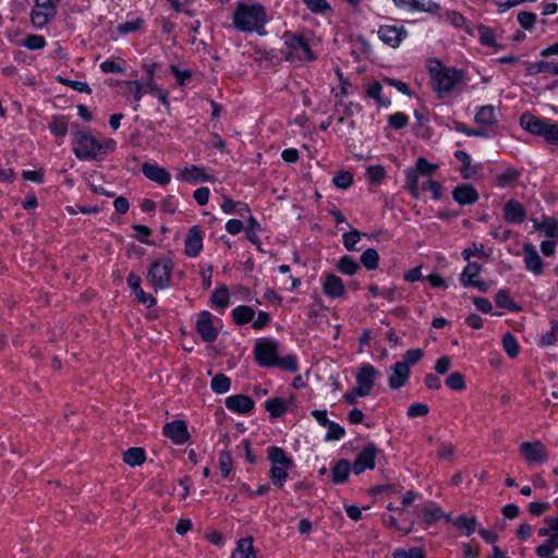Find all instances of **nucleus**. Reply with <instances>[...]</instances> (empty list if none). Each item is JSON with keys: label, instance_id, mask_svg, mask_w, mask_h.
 Wrapping results in <instances>:
<instances>
[{"label": "nucleus", "instance_id": "79ce46f5", "mask_svg": "<svg viewBox=\"0 0 558 558\" xmlns=\"http://www.w3.org/2000/svg\"><path fill=\"white\" fill-rule=\"evenodd\" d=\"M339 271L344 275H354L360 269V264L351 256H343L337 265Z\"/></svg>", "mask_w": 558, "mask_h": 558}, {"label": "nucleus", "instance_id": "a18cd8bd", "mask_svg": "<svg viewBox=\"0 0 558 558\" xmlns=\"http://www.w3.org/2000/svg\"><path fill=\"white\" fill-rule=\"evenodd\" d=\"M379 255L375 248H367L361 256V263L368 269L374 270L378 267Z\"/></svg>", "mask_w": 558, "mask_h": 558}, {"label": "nucleus", "instance_id": "72a5a7b5", "mask_svg": "<svg viewBox=\"0 0 558 558\" xmlns=\"http://www.w3.org/2000/svg\"><path fill=\"white\" fill-rule=\"evenodd\" d=\"M69 120L64 116H53L49 123L50 132L59 137H63L68 134Z\"/></svg>", "mask_w": 558, "mask_h": 558}, {"label": "nucleus", "instance_id": "f704fd0d", "mask_svg": "<svg viewBox=\"0 0 558 558\" xmlns=\"http://www.w3.org/2000/svg\"><path fill=\"white\" fill-rule=\"evenodd\" d=\"M482 270V266L475 262H469L465 268L463 269L460 280L464 287H469L470 283H473V280L478 276Z\"/></svg>", "mask_w": 558, "mask_h": 558}, {"label": "nucleus", "instance_id": "0e129e2a", "mask_svg": "<svg viewBox=\"0 0 558 558\" xmlns=\"http://www.w3.org/2000/svg\"><path fill=\"white\" fill-rule=\"evenodd\" d=\"M437 168V165L428 162L424 157H420L414 169L417 170L420 174L430 175Z\"/></svg>", "mask_w": 558, "mask_h": 558}, {"label": "nucleus", "instance_id": "0eeeda50", "mask_svg": "<svg viewBox=\"0 0 558 558\" xmlns=\"http://www.w3.org/2000/svg\"><path fill=\"white\" fill-rule=\"evenodd\" d=\"M279 343L270 338L258 339L254 347L256 363L262 367L275 366L278 359Z\"/></svg>", "mask_w": 558, "mask_h": 558}, {"label": "nucleus", "instance_id": "cd10ccee", "mask_svg": "<svg viewBox=\"0 0 558 558\" xmlns=\"http://www.w3.org/2000/svg\"><path fill=\"white\" fill-rule=\"evenodd\" d=\"M421 513L423 517V522L427 526L432 525L444 515V511L434 502L425 504L421 509Z\"/></svg>", "mask_w": 558, "mask_h": 558}, {"label": "nucleus", "instance_id": "603ef678", "mask_svg": "<svg viewBox=\"0 0 558 558\" xmlns=\"http://www.w3.org/2000/svg\"><path fill=\"white\" fill-rule=\"evenodd\" d=\"M211 300H213V303L217 307H221V308L227 307L229 304V300H230V294H229L228 289L226 287H220V288L216 289L213 294Z\"/></svg>", "mask_w": 558, "mask_h": 558}, {"label": "nucleus", "instance_id": "5701e85b", "mask_svg": "<svg viewBox=\"0 0 558 558\" xmlns=\"http://www.w3.org/2000/svg\"><path fill=\"white\" fill-rule=\"evenodd\" d=\"M453 199L461 206L474 204L478 199V194L472 185H459L453 190Z\"/></svg>", "mask_w": 558, "mask_h": 558}, {"label": "nucleus", "instance_id": "7ed1b4c3", "mask_svg": "<svg viewBox=\"0 0 558 558\" xmlns=\"http://www.w3.org/2000/svg\"><path fill=\"white\" fill-rule=\"evenodd\" d=\"M267 22L264 7L259 3H239L233 13V25L241 32H259Z\"/></svg>", "mask_w": 558, "mask_h": 558}, {"label": "nucleus", "instance_id": "f8f14e48", "mask_svg": "<svg viewBox=\"0 0 558 558\" xmlns=\"http://www.w3.org/2000/svg\"><path fill=\"white\" fill-rule=\"evenodd\" d=\"M393 3L403 10L410 12H427L437 14L440 5L433 0H392Z\"/></svg>", "mask_w": 558, "mask_h": 558}, {"label": "nucleus", "instance_id": "5fc2aeb1", "mask_svg": "<svg viewBox=\"0 0 558 558\" xmlns=\"http://www.w3.org/2000/svg\"><path fill=\"white\" fill-rule=\"evenodd\" d=\"M232 457L227 450H223L219 454V469L222 476L227 477L232 470Z\"/></svg>", "mask_w": 558, "mask_h": 558}, {"label": "nucleus", "instance_id": "69168bd1", "mask_svg": "<svg viewBox=\"0 0 558 558\" xmlns=\"http://www.w3.org/2000/svg\"><path fill=\"white\" fill-rule=\"evenodd\" d=\"M46 40L40 35H29L24 41V46L31 50H37L44 48Z\"/></svg>", "mask_w": 558, "mask_h": 558}, {"label": "nucleus", "instance_id": "4be33fe9", "mask_svg": "<svg viewBox=\"0 0 558 558\" xmlns=\"http://www.w3.org/2000/svg\"><path fill=\"white\" fill-rule=\"evenodd\" d=\"M323 291L330 298H341L344 295L345 289L342 280L338 276L328 274L324 278Z\"/></svg>", "mask_w": 558, "mask_h": 558}, {"label": "nucleus", "instance_id": "ddd939ff", "mask_svg": "<svg viewBox=\"0 0 558 558\" xmlns=\"http://www.w3.org/2000/svg\"><path fill=\"white\" fill-rule=\"evenodd\" d=\"M377 33L378 37L392 48H397L408 35L403 26L396 25H381Z\"/></svg>", "mask_w": 558, "mask_h": 558}, {"label": "nucleus", "instance_id": "393cba45", "mask_svg": "<svg viewBox=\"0 0 558 558\" xmlns=\"http://www.w3.org/2000/svg\"><path fill=\"white\" fill-rule=\"evenodd\" d=\"M179 179L187 182H206L211 181V177L206 174L203 168L192 166L185 168L179 174Z\"/></svg>", "mask_w": 558, "mask_h": 558}, {"label": "nucleus", "instance_id": "9b49d317", "mask_svg": "<svg viewBox=\"0 0 558 558\" xmlns=\"http://www.w3.org/2000/svg\"><path fill=\"white\" fill-rule=\"evenodd\" d=\"M380 373L371 364L361 365L356 374L357 392L369 396L375 384V379Z\"/></svg>", "mask_w": 558, "mask_h": 558}, {"label": "nucleus", "instance_id": "2eb2a0df", "mask_svg": "<svg viewBox=\"0 0 558 558\" xmlns=\"http://www.w3.org/2000/svg\"><path fill=\"white\" fill-rule=\"evenodd\" d=\"M163 435L177 445L185 444L190 437L186 424L180 420L167 423L163 426Z\"/></svg>", "mask_w": 558, "mask_h": 558}, {"label": "nucleus", "instance_id": "c85d7f7f", "mask_svg": "<svg viewBox=\"0 0 558 558\" xmlns=\"http://www.w3.org/2000/svg\"><path fill=\"white\" fill-rule=\"evenodd\" d=\"M144 85L138 81H128L124 82L123 96L128 98H132L134 101L138 102L143 95ZM138 104L134 106V110H137Z\"/></svg>", "mask_w": 558, "mask_h": 558}, {"label": "nucleus", "instance_id": "ea45409f", "mask_svg": "<svg viewBox=\"0 0 558 558\" xmlns=\"http://www.w3.org/2000/svg\"><path fill=\"white\" fill-rule=\"evenodd\" d=\"M521 172L514 168H508L505 172L496 177L497 184L501 187L512 185L520 177Z\"/></svg>", "mask_w": 558, "mask_h": 558}, {"label": "nucleus", "instance_id": "4c0bfd02", "mask_svg": "<svg viewBox=\"0 0 558 558\" xmlns=\"http://www.w3.org/2000/svg\"><path fill=\"white\" fill-rule=\"evenodd\" d=\"M495 300L498 307L506 308L512 312L520 311V306L513 302L507 290L498 291Z\"/></svg>", "mask_w": 558, "mask_h": 558}, {"label": "nucleus", "instance_id": "c756f323", "mask_svg": "<svg viewBox=\"0 0 558 558\" xmlns=\"http://www.w3.org/2000/svg\"><path fill=\"white\" fill-rule=\"evenodd\" d=\"M352 469L350 462L345 459L339 460L331 470V478L333 483H343L348 480L350 470Z\"/></svg>", "mask_w": 558, "mask_h": 558}, {"label": "nucleus", "instance_id": "423d86ee", "mask_svg": "<svg viewBox=\"0 0 558 558\" xmlns=\"http://www.w3.org/2000/svg\"><path fill=\"white\" fill-rule=\"evenodd\" d=\"M284 45L288 50L287 60L296 58L299 60L313 61L316 59L315 53L312 51L305 37L295 34L284 35Z\"/></svg>", "mask_w": 558, "mask_h": 558}, {"label": "nucleus", "instance_id": "c9c22d12", "mask_svg": "<svg viewBox=\"0 0 558 558\" xmlns=\"http://www.w3.org/2000/svg\"><path fill=\"white\" fill-rule=\"evenodd\" d=\"M255 316V312L252 307L246 305H240L232 311L233 320L238 325H243L252 322Z\"/></svg>", "mask_w": 558, "mask_h": 558}, {"label": "nucleus", "instance_id": "a878e982", "mask_svg": "<svg viewBox=\"0 0 558 558\" xmlns=\"http://www.w3.org/2000/svg\"><path fill=\"white\" fill-rule=\"evenodd\" d=\"M536 231L544 233L548 238L558 239V221L553 218H545L542 222L532 219Z\"/></svg>", "mask_w": 558, "mask_h": 558}, {"label": "nucleus", "instance_id": "13d9d810", "mask_svg": "<svg viewBox=\"0 0 558 558\" xmlns=\"http://www.w3.org/2000/svg\"><path fill=\"white\" fill-rule=\"evenodd\" d=\"M393 558H425V554L420 547H411L409 549H397Z\"/></svg>", "mask_w": 558, "mask_h": 558}, {"label": "nucleus", "instance_id": "39448f33", "mask_svg": "<svg viewBox=\"0 0 558 558\" xmlns=\"http://www.w3.org/2000/svg\"><path fill=\"white\" fill-rule=\"evenodd\" d=\"M173 264L170 259L163 258L156 260L148 269L146 279L149 281L155 291L165 289L171 280V271Z\"/></svg>", "mask_w": 558, "mask_h": 558}, {"label": "nucleus", "instance_id": "7c9ffc66", "mask_svg": "<svg viewBox=\"0 0 558 558\" xmlns=\"http://www.w3.org/2000/svg\"><path fill=\"white\" fill-rule=\"evenodd\" d=\"M232 558H256V554L253 548V538L245 537L240 539L232 554Z\"/></svg>", "mask_w": 558, "mask_h": 558}, {"label": "nucleus", "instance_id": "f257e3e1", "mask_svg": "<svg viewBox=\"0 0 558 558\" xmlns=\"http://www.w3.org/2000/svg\"><path fill=\"white\" fill-rule=\"evenodd\" d=\"M73 153L81 160H95L116 148L114 140L97 141L90 133L77 131L73 134Z\"/></svg>", "mask_w": 558, "mask_h": 558}, {"label": "nucleus", "instance_id": "e2e57ef3", "mask_svg": "<svg viewBox=\"0 0 558 558\" xmlns=\"http://www.w3.org/2000/svg\"><path fill=\"white\" fill-rule=\"evenodd\" d=\"M477 31H478V35H480V40L483 45L492 46V47L496 46L495 34L492 29H489L488 27H486L484 25H481L477 28Z\"/></svg>", "mask_w": 558, "mask_h": 558}, {"label": "nucleus", "instance_id": "8fccbe9b", "mask_svg": "<svg viewBox=\"0 0 558 558\" xmlns=\"http://www.w3.org/2000/svg\"><path fill=\"white\" fill-rule=\"evenodd\" d=\"M418 175L420 173L415 169L407 171L405 187L414 197L418 196Z\"/></svg>", "mask_w": 558, "mask_h": 558}, {"label": "nucleus", "instance_id": "b1692460", "mask_svg": "<svg viewBox=\"0 0 558 558\" xmlns=\"http://www.w3.org/2000/svg\"><path fill=\"white\" fill-rule=\"evenodd\" d=\"M128 284L133 290L134 294L136 295L137 300L143 303L147 304L148 306H153L156 303L155 298H153L150 294H147L143 291L141 288V278L140 276L131 272L128 278Z\"/></svg>", "mask_w": 558, "mask_h": 558}, {"label": "nucleus", "instance_id": "dca6fc26", "mask_svg": "<svg viewBox=\"0 0 558 558\" xmlns=\"http://www.w3.org/2000/svg\"><path fill=\"white\" fill-rule=\"evenodd\" d=\"M523 253L526 269L536 276L542 275L544 264L536 248L531 243H525L523 245Z\"/></svg>", "mask_w": 558, "mask_h": 558}, {"label": "nucleus", "instance_id": "4468645a", "mask_svg": "<svg viewBox=\"0 0 558 558\" xmlns=\"http://www.w3.org/2000/svg\"><path fill=\"white\" fill-rule=\"evenodd\" d=\"M196 330L205 342H214L218 337L211 314L206 311L199 314L196 322Z\"/></svg>", "mask_w": 558, "mask_h": 558}, {"label": "nucleus", "instance_id": "f3484780", "mask_svg": "<svg viewBox=\"0 0 558 558\" xmlns=\"http://www.w3.org/2000/svg\"><path fill=\"white\" fill-rule=\"evenodd\" d=\"M526 217V210L521 203L510 199L505 204L504 218L509 223H522Z\"/></svg>", "mask_w": 558, "mask_h": 558}, {"label": "nucleus", "instance_id": "e433bc0d", "mask_svg": "<svg viewBox=\"0 0 558 558\" xmlns=\"http://www.w3.org/2000/svg\"><path fill=\"white\" fill-rule=\"evenodd\" d=\"M475 121L485 125H492L496 123L495 108L493 106L481 107L475 114Z\"/></svg>", "mask_w": 558, "mask_h": 558}, {"label": "nucleus", "instance_id": "aec40b11", "mask_svg": "<svg viewBox=\"0 0 558 558\" xmlns=\"http://www.w3.org/2000/svg\"><path fill=\"white\" fill-rule=\"evenodd\" d=\"M226 407L236 413H248L254 408V401L244 395H234L226 399Z\"/></svg>", "mask_w": 558, "mask_h": 558}, {"label": "nucleus", "instance_id": "bb28decb", "mask_svg": "<svg viewBox=\"0 0 558 558\" xmlns=\"http://www.w3.org/2000/svg\"><path fill=\"white\" fill-rule=\"evenodd\" d=\"M526 72L529 75H536L538 73L558 75V63L550 61L529 63Z\"/></svg>", "mask_w": 558, "mask_h": 558}, {"label": "nucleus", "instance_id": "6ab92c4d", "mask_svg": "<svg viewBox=\"0 0 558 558\" xmlns=\"http://www.w3.org/2000/svg\"><path fill=\"white\" fill-rule=\"evenodd\" d=\"M391 375L389 376L388 384L391 389H399L405 385L410 375V367L408 363L397 362L391 367Z\"/></svg>", "mask_w": 558, "mask_h": 558}, {"label": "nucleus", "instance_id": "a211bd4d", "mask_svg": "<svg viewBox=\"0 0 558 558\" xmlns=\"http://www.w3.org/2000/svg\"><path fill=\"white\" fill-rule=\"evenodd\" d=\"M142 172L147 179L160 185H167L171 180L170 173L165 168L149 162L142 165Z\"/></svg>", "mask_w": 558, "mask_h": 558}, {"label": "nucleus", "instance_id": "473e14b6", "mask_svg": "<svg viewBox=\"0 0 558 558\" xmlns=\"http://www.w3.org/2000/svg\"><path fill=\"white\" fill-rule=\"evenodd\" d=\"M123 461H124V463L129 464L130 466L141 465L145 461L144 449L138 448V447L129 448L123 453Z\"/></svg>", "mask_w": 558, "mask_h": 558}, {"label": "nucleus", "instance_id": "412c9836", "mask_svg": "<svg viewBox=\"0 0 558 558\" xmlns=\"http://www.w3.org/2000/svg\"><path fill=\"white\" fill-rule=\"evenodd\" d=\"M203 248V239L201 235L199 228L197 226L192 227L185 239V253L191 257L197 256Z\"/></svg>", "mask_w": 558, "mask_h": 558}, {"label": "nucleus", "instance_id": "6e6552de", "mask_svg": "<svg viewBox=\"0 0 558 558\" xmlns=\"http://www.w3.org/2000/svg\"><path fill=\"white\" fill-rule=\"evenodd\" d=\"M59 0H35V7L32 10V23L37 28L46 26L57 14V3Z\"/></svg>", "mask_w": 558, "mask_h": 558}, {"label": "nucleus", "instance_id": "37998d69", "mask_svg": "<svg viewBox=\"0 0 558 558\" xmlns=\"http://www.w3.org/2000/svg\"><path fill=\"white\" fill-rule=\"evenodd\" d=\"M386 177V170L380 165L369 166L366 169V178L371 184L378 185Z\"/></svg>", "mask_w": 558, "mask_h": 558}, {"label": "nucleus", "instance_id": "9d476101", "mask_svg": "<svg viewBox=\"0 0 558 558\" xmlns=\"http://www.w3.org/2000/svg\"><path fill=\"white\" fill-rule=\"evenodd\" d=\"M378 453V449L375 444L369 442L357 454L356 459L352 464V471L359 475L365 470H373L375 468V460Z\"/></svg>", "mask_w": 558, "mask_h": 558}, {"label": "nucleus", "instance_id": "a19ab883", "mask_svg": "<svg viewBox=\"0 0 558 558\" xmlns=\"http://www.w3.org/2000/svg\"><path fill=\"white\" fill-rule=\"evenodd\" d=\"M453 525L463 530L464 534L470 536L475 531L477 520L475 517L468 518L465 515H460L453 521Z\"/></svg>", "mask_w": 558, "mask_h": 558}, {"label": "nucleus", "instance_id": "bf43d9fd", "mask_svg": "<svg viewBox=\"0 0 558 558\" xmlns=\"http://www.w3.org/2000/svg\"><path fill=\"white\" fill-rule=\"evenodd\" d=\"M303 2L314 13L324 14L331 11V8L326 0H303Z\"/></svg>", "mask_w": 558, "mask_h": 558}, {"label": "nucleus", "instance_id": "09e8293b", "mask_svg": "<svg viewBox=\"0 0 558 558\" xmlns=\"http://www.w3.org/2000/svg\"><path fill=\"white\" fill-rule=\"evenodd\" d=\"M504 350L510 357H517L519 354V344L513 335L510 332L506 333L502 338Z\"/></svg>", "mask_w": 558, "mask_h": 558}, {"label": "nucleus", "instance_id": "de8ad7c7", "mask_svg": "<svg viewBox=\"0 0 558 558\" xmlns=\"http://www.w3.org/2000/svg\"><path fill=\"white\" fill-rule=\"evenodd\" d=\"M210 386L216 393H226L230 389L231 381L226 375L218 374L211 379Z\"/></svg>", "mask_w": 558, "mask_h": 558}, {"label": "nucleus", "instance_id": "3c124183", "mask_svg": "<svg viewBox=\"0 0 558 558\" xmlns=\"http://www.w3.org/2000/svg\"><path fill=\"white\" fill-rule=\"evenodd\" d=\"M454 157L462 162L461 173L464 179L470 178L474 170L471 168V157L463 150H457Z\"/></svg>", "mask_w": 558, "mask_h": 558}, {"label": "nucleus", "instance_id": "49530a36", "mask_svg": "<svg viewBox=\"0 0 558 558\" xmlns=\"http://www.w3.org/2000/svg\"><path fill=\"white\" fill-rule=\"evenodd\" d=\"M265 408L272 417L281 416L287 410L283 400L280 398H272L267 400Z\"/></svg>", "mask_w": 558, "mask_h": 558}, {"label": "nucleus", "instance_id": "052dcab7", "mask_svg": "<svg viewBox=\"0 0 558 558\" xmlns=\"http://www.w3.org/2000/svg\"><path fill=\"white\" fill-rule=\"evenodd\" d=\"M326 427H328L325 436L327 441L339 440L344 436V428L335 422H330Z\"/></svg>", "mask_w": 558, "mask_h": 558}, {"label": "nucleus", "instance_id": "2f4dec72", "mask_svg": "<svg viewBox=\"0 0 558 558\" xmlns=\"http://www.w3.org/2000/svg\"><path fill=\"white\" fill-rule=\"evenodd\" d=\"M268 459L272 465L293 466L292 460L286 454L284 450L279 447L268 448Z\"/></svg>", "mask_w": 558, "mask_h": 558}, {"label": "nucleus", "instance_id": "1a4fd4ad", "mask_svg": "<svg viewBox=\"0 0 558 558\" xmlns=\"http://www.w3.org/2000/svg\"><path fill=\"white\" fill-rule=\"evenodd\" d=\"M519 452L527 463H544L548 460V451L539 440L523 441Z\"/></svg>", "mask_w": 558, "mask_h": 558}, {"label": "nucleus", "instance_id": "c03bdc74", "mask_svg": "<svg viewBox=\"0 0 558 558\" xmlns=\"http://www.w3.org/2000/svg\"><path fill=\"white\" fill-rule=\"evenodd\" d=\"M383 86L378 82L368 85L366 94L369 98L375 99L379 106H388L390 100L381 96Z\"/></svg>", "mask_w": 558, "mask_h": 558}, {"label": "nucleus", "instance_id": "20e7f679", "mask_svg": "<svg viewBox=\"0 0 558 558\" xmlns=\"http://www.w3.org/2000/svg\"><path fill=\"white\" fill-rule=\"evenodd\" d=\"M520 123L527 132L543 136L546 142L551 144L558 143V123H551L548 120H544L534 117L530 113H523L520 118Z\"/></svg>", "mask_w": 558, "mask_h": 558}, {"label": "nucleus", "instance_id": "58836bf2", "mask_svg": "<svg viewBox=\"0 0 558 558\" xmlns=\"http://www.w3.org/2000/svg\"><path fill=\"white\" fill-rule=\"evenodd\" d=\"M291 468L292 466L272 465L269 471L272 483L281 488L288 477V470Z\"/></svg>", "mask_w": 558, "mask_h": 558}, {"label": "nucleus", "instance_id": "f03ea898", "mask_svg": "<svg viewBox=\"0 0 558 558\" xmlns=\"http://www.w3.org/2000/svg\"><path fill=\"white\" fill-rule=\"evenodd\" d=\"M429 73L433 87L440 98L449 96L464 80L463 71L448 68L437 60L430 61Z\"/></svg>", "mask_w": 558, "mask_h": 558}, {"label": "nucleus", "instance_id": "774afa93", "mask_svg": "<svg viewBox=\"0 0 558 558\" xmlns=\"http://www.w3.org/2000/svg\"><path fill=\"white\" fill-rule=\"evenodd\" d=\"M429 411V408L425 403H413L408 409V416L418 417L425 416Z\"/></svg>", "mask_w": 558, "mask_h": 558}, {"label": "nucleus", "instance_id": "4d7b16f0", "mask_svg": "<svg viewBox=\"0 0 558 558\" xmlns=\"http://www.w3.org/2000/svg\"><path fill=\"white\" fill-rule=\"evenodd\" d=\"M332 182L339 189H348L353 183V177L349 171H339L333 177Z\"/></svg>", "mask_w": 558, "mask_h": 558}, {"label": "nucleus", "instance_id": "338daca9", "mask_svg": "<svg viewBox=\"0 0 558 558\" xmlns=\"http://www.w3.org/2000/svg\"><path fill=\"white\" fill-rule=\"evenodd\" d=\"M388 122L396 130L403 129L408 124V117L402 112H397L389 116Z\"/></svg>", "mask_w": 558, "mask_h": 558}, {"label": "nucleus", "instance_id": "680f3d73", "mask_svg": "<svg viewBox=\"0 0 558 558\" xmlns=\"http://www.w3.org/2000/svg\"><path fill=\"white\" fill-rule=\"evenodd\" d=\"M446 385L452 390H463L465 388L464 377L460 373H452L447 377Z\"/></svg>", "mask_w": 558, "mask_h": 558}, {"label": "nucleus", "instance_id": "6e6d98bb", "mask_svg": "<svg viewBox=\"0 0 558 558\" xmlns=\"http://www.w3.org/2000/svg\"><path fill=\"white\" fill-rule=\"evenodd\" d=\"M362 235H365V234L360 232V231H357V230H352L350 232H345L343 234V245H344V247L348 251H356L357 248L355 247V245L360 241Z\"/></svg>", "mask_w": 558, "mask_h": 558}, {"label": "nucleus", "instance_id": "864d4df0", "mask_svg": "<svg viewBox=\"0 0 558 558\" xmlns=\"http://www.w3.org/2000/svg\"><path fill=\"white\" fill-rule=\"evenodd\" d=\"M275 366H278L283 371L295 373L298 371V361L293 354H289L283 357L278 356Z\"/></svg>", "mask_w": 558, "mask_h": 558}]
</instances>
